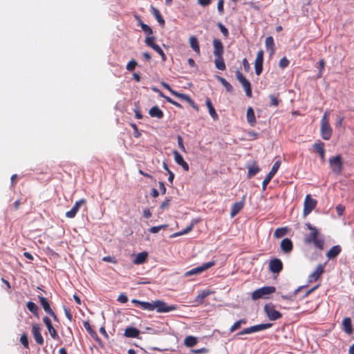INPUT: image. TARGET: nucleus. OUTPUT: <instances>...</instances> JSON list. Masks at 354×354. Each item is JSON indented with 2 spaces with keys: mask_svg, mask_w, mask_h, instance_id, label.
<instances>
[{
  "mask_svg": "<svg viewBox=\"0 0 354 354\" xmlns=\"http://www.w3.org/2000/svg\"><path fill=\"white\" fill-rule=\"evenodd\" d=\"M306 226L310 230V232L305 235L304 239V243L308 245L313 243L316 248L323 250L324 241L322 238L319 237V232L318 230L309 223H306Z\"/></svg>",
  "mask_w": 354,
  "mask_h": 354,
  "instance_id": "nucleus-1",
  "label": "nucleus"
},
{
  "mask_svg": "<svg viewBox=\"0 0 354 354\" xmlns=\"http://www.w3.org/2000/svg\"><path fill=\"white\" fill-rule=\"evenodd\" d=\"M330 111H326L322 118L320 124V133L322 138L325 140H328L332 136L333 129L329 123Z\"/></svg>",
  "mask_w": 354,
  "mask_h": 354,
  "instance_id": "nucleus-2",
  "label": "nucleus"
},
{
  "mask_svg": "<svg viewBox=\"0 0 354 354\" xmlns=\"http://www.w3.org/2000/svg\"><path fill=\"white\" fill-rule=\"evenodd\" d=\"M328 163L333 173L336 175L341 174L343 169V160L340 155H337L330 158L328 160Z\"/></svg>",
  "mask_w": 354,
  "mask_h": 354,
  "instance_id": "nucleus-3",
  "label": "nucleus"
},
{
  "mask_svg": "<svg viewBox=\"0 0 354 354\" xmlns=\"http://www.w3.org/2000/svg\"><path fill=\"white\" fill-rule=\"evenodd\" d=\"M276 288L274 286H264L257 289L252 293V299L257 300L261 298H267L268 295L275 292Z\"/></svg>",
  "mask_w": 354,
  "mask_h": 354,
  "instance_id": "nucleus-4",
  "label": "nucleus"
},
{
  "mask_svg": "<svg viewBox=\"0 0 354 354\" xmlns=\"http://www.w3.org/2000/svg\"><path fill=\"white\" fill-rule=\"evenodd\" d=\"M264 311L271 321H275L282 317V314L275 309L272 303L266 304L264 306Z\"/></svg>",
  "mask_w": 354,
  "mask_h": 354,
  "instance_id": "nucleus-5",
  "label": "nucleus"
},
{
  "mask_svg": "<svg viewBox=\"0 0 354 354\" xmlns=\"http://www.w3.org/2000/svg\"><path fill=\"white\" fill-rule=\"evenodd\" d=\"M236 77L237 80L241 84L243 89L245 90L246 95L248 97H251L252 95V91L251 88V84L249 82V80H248L245 77V76L239 70H237L236 71Z\"/></svg>",
  "mask_w": 354,
  "mask_h": 354,
  "instance_id": "nucleus-6",
  "label": "nucleus"
},
{
  "mask_svg": "<svg viewBox=\"0 0 354 354\" xmlns=\"http://www.w3.org/2000/svg\"><path fill=\"white\" fill-rule=\"evenodd\" d=\"M159 313H169L177 309L176 305H168L162 300L154 301V310Z\"/></svg>",
  "mask_w": 354,
  "mask_h": 354,
  "instance_id": "nucleus-7",
  "label": "nucleus"
},
{
  "mask_svg": "<svg viewBox=\"0 0 354 354\" xmlns=\"http://www.w3.org/2000/svg\"><path fill=\"white\" fill-rule=\"evenodd\" d=\"M215 265V262L214 261H209L207 263H203L202 266L194 268L193 269H191L188 271H187L185 274V277H190L192 275H197L203 272L208 270L209 268H212Z\"/></svg>",
  "mask_w": 354,
  "mask_h": 354,
  "instance_id": "nucleus-8",
  "label": "nucleus"
},
{
  "mask_svg": "<svg viewBox=\"0 0 354 354\" xmlns=\"http://www.w3.org/2000/svg\"><path fill=\"white\" fill-rule=\"evenodd\" d=\"M317 205V201L313 198L310 195L308 194L304 200V214H309Z\"/></svg>",
  "mask_w": 354,
  "mask_h": 354,
  "instance_id": "nucleus-9",
  "label": "nucleus"
},
{
  "mask_svg": "<svg viewBox=\"0 0 354 354\" xmlns=\"http://www.w3.org/2000/svg\"><path fill=\"white\" fill-rule=\"evenodd\" d=\"M283 268V265L281 259L274 258L270 260L268 268L269 270L273 274H279Z\"/></svg>",
  "mask_w": 354,
  "mask_h": 354,
  "instance_id": "nucleus-10",
  "label": "nucleus"
},
{
  "mask_svg": "<svg viewBox=\"0 0 354 354\" xmlns=\"http://www.w3.org/2000/svg\"><path fill=\"white\" fill-rule=\"evenodd\" d=\"M281 165V162L279 160L276 161L270 172L268 174V175L266 176L264 180L262 182V186L263 189H265L268 185V184L270 182L273 176L275 175V174L277 172L279 167Z\"/></svg>",
  "mask_w": 354,
  "mask_h": 354,
  "instance_id": "nucleus-11",
  "label": "nucleus"
},
{
  "mask_svg": "<svg viewBox=\"0 0 354 354\" xmlns=\"http://www.w3.org/2000/svg\"><path fill=\"white\" fill-rule=\"evenodd\" d=\"M31 330H32V336H33L36 343L39 346H42L44 343V337L41 333V328L39 324H32Z\"/></svg>",
  "mask_w": 354,
  "mask_h": 354,
  "instance_id": "nucleus-12",
  "label": "nucleus"
},
{
  "mask_svg": "<svg viewBox=\"0 0 354 354\" xmlns=\"http://www.w3.org/2000/svg\"><path fill=\"white\" fill-rule=\"evenodd\" d=\"M263 50H260L258 51L255 62H254V69L255 73L257 75H261L263 71Z\"/></svg>",
  "mask_w": 354,
  "mask_h": 354,
  "instance_id": "nucleus-13",
  "label": "nucleus"
},
{
  "mask_svg": "<svg viewBox=\"0 0 354 354\" xmlns=\"http://www.w3.org/2000/svg\"><path fill=\"white\" fill-rule=\"evenodd\" d=\"M43 322L45 324L50 337L53 339H55V340L58 339L59 338V337L58 335V333H57L56 329L53 327L50 318L46 316V317H43Z\"/></svg>",
  "mask_w": 354,
  "mask_h": 354,
  "instance_id": "nucleus-14",
  "label": "nucleus"
},
{
  "mask_svg": "<svg viewBox=\"0 0 354 354\" xmlns=\"http://www.w3.org/2000/svg\"><path fill=\"white\" fill-rule=\"evenodd\" d=\"M86 203V200L82 198L75 202L73 207L71 210L66 212V216L70 218H73L75 216L76 214L79 211L80 207Z\"/></svg>",
  "mask_w": 354,
  "mask_h": 354,
  "instance_id": "nucleus-15",
  "label": "nucleus"
},
{
  "mask_svg": "<svg viewBox=\"0 0 354 354\" xmlns=\"http://www.w3.org/2000/svg\"><path fill=\"white\" fill-rule=\"evenodd\" d=\"M173 95L181 100L186 101L189 104L193 107L196 111H198V106L195 104L194 100L187 94L180 93L177 91L173 92Z\"/></svg>",
  "mask_w": 354,
  "mask_h": 354,
  "instance_id": "nucleus-16",
  "label": "nucleus"
},
{
  "mask_svg": "<svg viewBox=\"0 0 354 354\" xmlns=\"http://www.w3.org/2000/svg\"><path fill=\"white\" fill-rule=\"evenodd\" d=\"M213 47H214V55L216 56H223L224 53V47L221 41L218 39H214L213 40Z\"/></svg>",
  "mask_w": 354,
  "mask_h": 354,
  "instance_id": "nucleus-17",
  "label": "nucleus"
},
{
  "mask_svg": "<svg viewBox=\"0 0 354 354\" xmlns=\"http://www.w3.org/2000/svg\"><path fill=\"white\" fill-rule=\"evenodd\" d=\"M324 272V266L321 264L318 265L315 271L308 276V282L312 283L316 281Z\"/></svg>",
  "mask_w": 354,
  "mask_h": 354,
  "instance_id": "nucleus-18",
  "label": "nucleus"
},
{
  "mask_svg": "<svg viewBox=\"0 0 354 354\" xmlns=\"http://www.w3.org/2000/svg\"><path fill=\"white\" fill-rule=\"evenodd\" d=\"M313 147L315 151H316L319 155L321 159L323 161H324V160H325L324 143L318 140L317 142H315L313 144Z\"/></svg>",
  "mask_w": 354,
  "mask_h": 354,
  "instance_id": "nucleus-19",
  "label": "nucleus"
},
{
  "mask_svg": "<svg viewBox=\"0 0 354 354\" xmlns=\"http://www.w3.org/2000/svg\"><path fill=\"white\" fill-rule=\"evenodd\" d=\"M173 154L176 162L180 165L185 171H188L189 169V165L185 161L183 156L177 151H174Z\"/></svg>",
  "mask_w": 354,
  "mask_h": 354,
  "instance_id": "nucleus-20",
  "label": "nucleus"
},
{
  "mask_svg": "<svg viewBox=\"0 0 354 354\" xmlns=\"http://www.w3.org/2000/svg\"><path fill=\"white\" fill-rule=\"evenodd\" d=\"M280 247L284 253L288 254L292 250L293 244L290 239L286 238L281 241Z\"/></svg>",
  "mask_w": 354,
  "mask_h": 354,
  "instance_id": "nucleus-21",
  "label": "nucleus"
},
{
  "mask_svg": "<svg viewBox=\"0 0 354 354\" xmlns=\"http://www.w3.org/2000/svg\"><path fill=\"white\" fill-rule=\"evenodd\" d=\"M214 292L209 290H203L198 292L196 297L194 301L196 305H200L203 303L204 299L210 295H212Z\"/></svg>",
  "mask_w": 354,
  "mask_h": 354,
  "instance_id": "nucleus-22",
  "label": "nucleus"
},
{
  "mask_svg": "<svg viewBox=\"0 0 354 354\" xmlns=\"http://www.w3.org/2000/svg\"><path fill=\"white\" fill-rule=\"evenodd\" d=\"M131 302L138 305L142 310L149 311L154 310V301L153 302H147L138 301L137 299H132Z\"/></svg>",
  "mask_w": 354,
  "mask_h": 354,
  "instance_id": "nucleus-23",
  "label": "nucleus"
},
{
  "mask_svg": "<svg viewBox=\"0 0 354 354\" xmlns=\"http://www.w3.org/2000/svg\"><path fill=\"white\" fill-rule=\"evenodd\" d=\"M245 201L243 198L241 201L234 203L231 208L230 216L231 217L235 216L244 207Z\"/></svg>",
  "mask_w": 354,
  "mask_h": 354,
  "instance_id": "nucleus-24",
  "label": "nucleus"
},
{
  "mask_svg": "<svg viewBox=\"0 0 354 354\" xmlns=\"http://www.w3.org/2000/svg\"><path fill=\"white\" fill-rule=\"evenodd\" d=\"M342 252V248L339 245L333 246L326 253V257L328 259H333L336 258Z\"/></svg>",
  "mask_w": 354,
  "mask_h": 354,
  "instance_id": "nucleus-25",
  "label": "nucleus"
},
{
  "mask_svg": "<svg viewBox=\"0 0 354 354\" xmlns=\"http://www.w3.org/2000/svg\"><path fill=\"white\" fill-rule=\"evenodd\" d=\"M124 335L127 337L138 338L140 330L135 327H127L124 330Z\"/></svg>",
  "mask_w": 354,
  "mask_h": 354,
  "instance_id": "nucleus-26",
  "label": "nucleus"
},
{
  "mask_svg": "<svg viewBox=\"0 0 354 354\" xmlns=\"http://www.w3.org/2000/svg\"><path fill=\"white\" fill-rule=\"evenodd\" d=\"M246 118L247 121L249 123V124L251 127L255 126L257 121H256V117L254 114V111L252 109V107L249 106L247 109V113H246Z\"/></svg>",
  "mask_w": 354,
  "mask_h": 354,
  "instance_id": "nucleus-27",
  "label": "nucleus"
},
{
  "mask_svg": "<svg viewBox=\"0 0 354 354\" xmlns=\"http://www.w3.org/2000/svg\"><path fill=\"white\" fill-rule=\"evenodd\" d=\"M38 299L40 303V305L43 308L44 310L48 314L50 312H51L53 310L50 307V305L49 304V301L48 299L43 297L42 295H38Z\"/></svg>",
  "mask_w": 354,
  "mask_h": 354,
  "instance_id": "nucleus-28",
  "label": "nucleus"
},
{
  "mask_svg": "<svg viewBox=\"0 0 354 354\" xmlns=\"http://www.w3.org/2000/svg\"><path fill=\"white\" fill-rule=\"evenodd\" d=\"M149 114L151 117L158 119H162L164 116L162 111L158 106L151 107L149 111Z\"/></svg>",
  "mask_w": 354,
  "mask_h": 354,
  "instance_id": "nucleus-29",
  "label": "nucleus"
},
{
  "mask_svg": "<svg viewBox=\"0 0 354 354\" xmlns=\"http://www.w3.org/2000/svg\"><path fill=\"white\" fill-rule=\"evenodd\" d=\"M205 104L208 109L209 113L211 117L214 120H217L218 119V115L216 112L214 107L212 105L211 100L209 97H207L205 100Z\"/></svg>",
  "mask_w": 354,
  "mask_h": 354,
  "instance_id": "nucleus-30",
  "label": "nucleus"
},
{
  "mask_svg": "<svg viewBox=\"0 0 354 354\" xmlns=\"http://www.w3.org/2000/svg\"><path fill=\"white\" fill-rule=\"evenodd\" d=\"M266 48L269 51L270 55L272 56L274 53V42L272 37L269 36L266 38L265 41Z\"/></svg>",
  "mask_w": 354,
  "mask_h": 354,
  "instance_id": "nucleus-31",
  "label": "nucleus"
},
{
  "mask_svg": "<svg viewBox=\"0 0 354 354\" xmlns=\"http://www.w3.org/2000/svg\"><path fill=\"white\" fill-rule=\"evenodd\" d=\"M189 44L193 50L198 55H200L201 50L200 46L198 44V39L195 36H191L189 37Z\"/></svg>",
  "mask_w": 354,
  "mask_h": 354,
  "instance_id": "nucleus-32",
  "label": "nucleus"
},
{
  "mask_svg": "<svg viewBox=\"0 0 354 354\" xmlns=\"http://www.w3.org/2000/svg\"><path fill=\"white\" fill-rule=\"evenodd\" d=\"M151 12L161 26H165V21L160 11L153 6H151Z\"/></svg>",
  "mask_w": 354,
  "mask_h": 354,
  "instance_id": "nucleus-33",
  "label": "nucleus"
},
{
  "mask_svg": "<svg viewBox=\"0 0 354 354\" xmlns=\"http://www.w3.org/2000/svg\"><path fill=\"white\" fill-rule=\"evenodd\" d=\"M342 326L344 330L348 335L353 333V328L351 320L349 317H346L342 321Z\"/></svg>",
  "mask_w": 354,
  "mask_h": 354,
  "instance_id": "nucleus-34",
  "label": "nucleus"
},
{
  "mask_svg": "<svg viewBox=\"0 0 354 354\" xmlns=\"http://www.w3.org/2000/svg\"><path fill=\"white\" fill-rule=\"evenodd\" d=\"M215 66L217 69L224 71L226 68L223 56H216L214 59Z\"/></svg>",
  "mask_w": 354,
  "mask_h": 354,
  "instance_id": "nucleus-35",
  "label": "nucleus"
},
{
  "mask_svg": "<svg viewBox=\"0 0 354 354\" xmlns=\"http://www.w3.org/2000/svg\"><path fill=\"white\" fill-rule=\"evenodd\" d=\"M288 232V227H278L275 230L274 232V236L276 239H280L287 234Z\"/></svg>",
  "mask_w": 354,
  "mask_h": 354,
  "instance_id": "nucleus-36",
  "label": "nucleus"
},
{
  "mask_svg": "<svg viewBox=\"0 0 354 354\" xmlns=\"http://www.w3.org/2000/svg\"><path fill=\"white\" fill-rule=\"evenodd\" d=\"M147 256L148 254L147 252H142L138 253L133 261L134 264L138 265L144 263L146 261Z\"/></svg>",
  "mask_w": 354,
  "mask_h": 354,
  "instance_id": "nucleus-37",
  "label": "nucleus"
},
{
  "mask_svg": "<svg viewBox=\"0 0 354 354\" xmlns=\"http://www.w3.org/2000/svg\"><path fill=\"white\" fill-rule=\"evenodd\" d=\"M26 307L29 311H30L35 316H38V310L39 308L32 301H28L26 304Z\"/></svg>",
  "mask_w": 354,
  "mask_h": 354,
  "instance_id": "nucleus-38",
  "label": "nucleus"
},
{
  "mask_svg": "<svg viewBox=\"0 0 354 354\" xmlns=\"http://www.w3.org/2000/svg\"><path fill=\"white\" fill-rule=\"evenodd\" d=\"M272 326V324H270V323L261 324L252 326L253 332L256 333V332H259L261 330H263L271 328Z\"/></svg>",
  "mask_w": 354,
  "mask_h": 354,
  "instance_id": "nucleus-39",
  "label": "nucleus"
},
{
  "mask_svg": "<svg viewBox=\"0 0 354 354\" xmlns=\"http://www.w3.org/2000/svg\"><path fill=\"white\" fill-rule=\"evenodd\" d=\"M196 344L197 339L193 336H188L184 340V344L187 347L194 346Z\"/></svg>",
  "mask_w": 354,
  "mask_h": 354,
  "instance_id": "nucleus-40",
  "label": "nucleus"
},
{
  "mask_svg": "<svg viewBox=\"0 0 354 354\" xmlns=\"http://www.w3.org/2000/svg\"><path fill=\"white\" fill-rule=\"evenodd\" d=\"M217 80L221 83V84L225 88L227 92H232V86L223 77H217Z\"/></svg>",
  "mask_w": 354,
  "mask_h": 354,
  "instance_id": "nucleus-41",
  "label": "nucleus"
},
{
  "mask_svg": "<svg viewBox=\"0 0 354 354\" xmlns=\"http://www.w3.org/2000/svg\"><path fill=\"white\" fill-rule=\"evenodd\" d=\"M259 171L260 169L256 164L248 167V178H252V176H255Z\"/></svg>",
  "mask_w": 354,
  "mask_h": 354,
  "instance_id": "nucleus-42",
  "label": "nucleus"
},
{
  "mask_svg": "<svg viewBox=\"0 0 354 354\" xmlns=\"http://www.w3.org/2000/svg\"><path fill=\"white\" fill-rule=\"evenodd\" d=\"M160 96H161V97H164V98L167 100V102H168L169 103H170V104H171L174 105L175 106H176V107L179 108V109H183V106H182L180 103H178V102H177L174 101V100H172L171 97H168V96L165 95H164L162 93H161V92H160Z\"/></svg>",
  "mask_w": 354,
  "mask_h": 354,
  "instance_id": "nucleus-43",
  "label": "nucleus"
},
{
  "mask_svg": "<svg viewBox=\"0 0 354 354\" xmlns=\"http://www.w3.org/2000/svg\"><path fill=\"white\" fill-rule=\"evenodd\" d=\"M20 342L26 348H29V342L28 339V335L26 333L21 335L20 337Z\"/></svg>",
  "mask_w": 354,
  "mask_h": 354,
  "instance_id": "nucleus-44",
  "label": "nucleus"
},
{
  "mask_svg": "<svg viewBox=\"0 0 354 354\" xmlns=\"http://www.w3.org/2000/svg\"><path fill=\"white\" fill-rule=\"evenodd\" d=\"M153 49L160 55L161 59L163 62L166 61V59H167L166 55L165 54L164 51L162 50V48L158 44H156L155 46H153Z\"/></svg>",
  "mask_w": 354,
  "mask_h": 354,
  "instance_id": "nucleus-45",
  "label": "nucleus"
},
{
  "mask_svg": "<svg viewBox=\"0 0 354 354\" xmlns=\"http://www.w3.org/2000/svg\"><path fill=\"white\" fill-rule=\"evenodd\" d=\"M167 225H161L158 226H153L149 228V231L151 233L156 234L160 232V230H163L167 227Z\"/></svg>",
  "mask_w": 354,
  "mask_h": 354,
  "instance_id": "nucleus-46",
  "label": "nucleus"
},
{
  "mask_svg": "<svg viewBox=\"0 0 354 354\" xmlns=\"http://www.w3.org/2000/svg\"><path fill=\"white\" fill-rule=\"evenodd\" d=\"M137 65V62L135 59H131L127 63L126 68L129 71H133Z\"/></svg>",
  "mask_w": 354,
  "mask_h": 354,
  "instance_id": "nucleus-47",
  "label": "nucleus"
},
{
  "mask_svg": "<svg viewBox=\"0 0 354 354\" xmlns=\"http://www.w3.org/2000/svg\"><path fill=\"white\" fill-rule=\"evenodd\" d=\"M289 60L286 57H283L279 60V66L281 69H283L286 68L289 65Z\"/></svg>",
  "mask_w": 354,
  "mask_h": 354,
  "instance_id": "nucleus-48",
  "label": "nucleus"
},
{
  "mask_svg": "<svg viewBox=\"0 0 354 354\" xmlns=\"http://www.w3.org/2000/svg\"><path fill=\"white\" fill-rule=\"evenodd\" d=\"M155 37H147L145 39V44L147 46L153 48V46H155L156 44L154 42Z\"/></svg>",
  "mask_w": 354,
  "mask_h": 354,
  "instance_id": "nucleus-49",
  "label": "nucleus"
},
{
  "mask_svg": "<svg viewBox=\"0 0 354 354\" xmlns=\"http://www.w3.org/2000/svg\"><path fill=\"white\" fill-rule=\"evenodd\" d=\"M318 65H319V73H318V77H321L322 76V71L325 67V61L324 59H321L319 60L318 62Z\"/></svg>",
  "mask_w": 354,
  "mask_h": 354,
  "instance_id": "nucleus-50",
  "label": "nucleus"
},
{
  "mask_svg": "<svg viewBox=\"0 0 354 354\" xmlns=\"http://www.w3.org/2000/svg\"><path fill=\"white\" fill-rule=\"evenodd\" d=\"M269 97L270 100V106H277L279 105V100L277 96H276L274 95H270Z\"/></svg>",
  "mask_w": 354,
  "mask_h": 354,
  "instance_id": "nucleus-51",
  "label": "nucleus"
},
{
  "mask_svg": "<svg viewBox=\"0 0 354 354\" xmlns=\"http://www.w3.org/2000/svg\"><path fill=\"white\" fill-rule=\"evenodd\" d=\"M218 26L221 32L223 33V35L225 37H227L229 35V32H228V30L227 29V28H225V26L224 25H223L221 23H218Z\"/></svg>",
  "mask_w": 354,
  "mask_h": 354,
  "instance_id": "nucleus-52",
  "label": "nucleus"
},
{
  "mask_svg": "<svg viewBox=\"0 0 354 354\" xmlns=\"http://www.w3.org/2000/svg\"><path fill=\"white\" fill-rule=\"evenodd\" d=\"M140 26L142 30L145 31L146 33H147L148 35H152V29L148 25L143 23H140Z\"/></svg>",
  "mask_w": 354,
  "mask_h": 354,
  "instance_id": "nucleus-53",
  "label": "nucleus"
},
{
  "mask_svg": "<svg viewBox=\"0 0 354 354\" xmlns=\"http://www.w3.org/2000/svg\"><path fill=\"white\" fill-rule=\"evenodd\" d=\"M193 226H194V225L192 223L188 227H187L185 229H184L183 230L180 231L178 233H176L175 235L178 236V235L186 234L192 230Z\"/></svg>",
  "mask_w": 354,
  "mask_h": 354,
  "instance_id": "nucleus-54",
  "label": "nucleus"
},
{
  "mask_svg": "<svg viewBox=\"0 0 354 354\" xmlns=\"http://www.w3.org/2000/svg\"><path fill=\"white\" fill-rule=\"evenodd\" d=\"M171 200L168 198H166L164 201L160 205V209H168L170 205Z\"/></svg>",
  "mask_w": 354,
  "mask_h": 354,
  "instance_id": "nucleus-55",
  "label": "nucleus"
},
{
  "mask_svg": "<svg viewBox=\"0 0 354 354\" xmlns=\"http://www.w3.org/2000/svg\"><path fill=\"white\" fill-rule=\"evenodd\" d=\"M344 117L343 115H337V119L335 123L337 127H341L343 125Z\"/></svg>",
  "mask_w": 354,
  "mask_h": 354,
  "instance_id": "nucleus-56",
  "label": "nucleus"
},
{
  "mask_svg": "<svg viewBox=\"0 0 354 354\" xmlns=\"http://www.w3.org/2000/svg\"><path fill=\"white\" fill-rule=\"evenodd\" d=\"M102 261H104L105 262L112 263H117L115 257H111V256H106V257H103Z\"/></svg>",
  "mask_w": 354,
  "mask_h": 354,
  "instance_id": "nucleus-57",
  "label": "nucleus"
},
{
  "mask_svg": "<svg viewBox=\"0 0 354 354\" xmlns=\"http://www.w3.org/2000/svg\"><path fill=\"white\" fill-rule=\"evenodd\" d=\"M212 1V0H197L198 3L203 7L208 6Z\"/></svg>",
  "mask_w": 354,
  "mask_h": 354,
  "instance_id": "nucleus-58",
  "label": "nucleus"
},
{
  "mask_svg": "<svg viewBox=\"0 0 354 354\" xmlns=\"http://www.w3.org/2000/svg\"><path fill=\"white\" fill-rule=\"evenodd\" d=\"M224 5V0H218V4H217V8L219 12V13L223 14L224 11L223 8Z\"/></svg>",
  "mask_w": 354,
  "mask_h": 354,
  "instance_id": "nucleus-59",
  "label": "nucleus"
},
{
  "mask_svg": "<svg viewBox=\"0 0 354 354\" xmlns=\"http://www.w3.org/2000/svg\"><path fill=\"white\" fill-rule=\"evenodd\" d=\"M178 145L183 151H185V148L183 145V140L180 136H178Z\"/></svg>",
  "mask_w": 354,
  "mask_h": 354,
  "instance_id": "nucleus-60",
  "label": "nucleus"
},
{
  "mask_svg": "<svg viewBox=\"0 0 354 354\" xmlns=\"http://www.w3.org/2000/svg\"><path fill=\"white\" fill-rule=\"evenodd\" d=\"M253 328L252 326H250V327H248V328H246L245 329H243V330H241L239 335H245V334H250V333H253Z\"/></svg>",
  "mask_w": 354,
  "mask_h": 354,
  "instance_id": "nucleus-61",
  "label": "nucleus"
},
{
  "mask_svg": "<svg viewBox=\"0 0 354 354\" xmlns=\"http://www.w3.org/2000/svg\"><path fill=\"white\" fill-rule=\"evenodd\" d=\"M64 313L67 319L71 322L73 319V316L69 308L64 307Z\"/></svg>",
  "mask_w": 354,
  "mask_h": 354,
  "instance_id": "nucleus-62",
  "label": "nucleus"
},
{
  "mask_svg": "<svg viewBox=\"0 0 354 354\" xmlns=\"http://www.w3.org/2000/svg\"><path fill=\"white\" fill-rule=\"evenodd\" d=\"M84 326L88 333H90V334L95 333L91 328V326L90 325V324L88 322H84Z\"/></svg>",
  "mask_w": 354,
  "mask_h": 354,
  "instance_id": "nucleus-63",
  "label": "nucleus"
},
{
  "mask_svg": "<svg viewBox=\"0 0 354 354\" xmlns=\"http://www.w3.org/2000/svg\"><path fill=\"white\" fill-rule=\"evenodd\" d=\"M118 301L122 304H124V303L127 302L128 297H127V295H125L124 294H121L119 295V297L118 298Z\"/></svg>",
  "mask_w": 354,
  "mask_h": 354,
  "instance_id": "nucleus-64",
  "label": "nucleus"
}]
</instances>
